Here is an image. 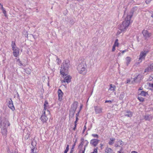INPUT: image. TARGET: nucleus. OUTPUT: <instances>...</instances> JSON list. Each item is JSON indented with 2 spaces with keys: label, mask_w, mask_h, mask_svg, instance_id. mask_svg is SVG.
I'll return each instance as SVG.
<instances>
[{
  "label": "nucleus",
  "mask_w": 153,
  "mask_h": 153,
  "mask_svg": "<svg viewBox=\"0 0 153 153\" xmlns=\"http://www.w3.org/2000/svg\"><path fill=\"white\" fill-rule=\"evenodd\" d=\"M125 115L128 117H131L132 115V114L131 112L128 111L125 113Z\"/></svg>",
  "instance_id": "412c9836"
},
{
  "label": "nucleus",
  "mask_w": 153,
  "mask_h": 153,
  "mask_svg": "<svg viewBox=\"0 0 153 153\" xmlns=\"http://www.w3.org/2000/svg\"><path fill=\"white\" fill-rule=\"evenodd\" d=\"M56 61L58 64H59V63L61 62V60L60 59H59V58L57 59Z\"/></svg>",
  "instance_id": "f704fd0d"
},
{
  "label": "nucleus",
  "mask_w": 153,
  "mask_h": 153,
  "mask_svg": "<svg viewBox=\"0 0 153 153\" xmlns=\"http://www.w3.org/2000/svg\"><path fill=\"white\" fill-rule=\"evenodd\" d=\"M117 153H124L123 151V149L121 148L120 150L118 151Z\"/></svg>",
  "instance_id": "e433bc0d"
},
{
  "label": "nucleus",
  "mask_w": 153,
  "mask_h": 153,
  "mask_svg": "<svg viewBox=\"0 0 153 153\" xmlns=\"http://www.w3.org/2000/svg\"><path fill=\"white\" fill-rule=\"evenodd\" d=\"M132 17V15L131 14H128L125 20L123 22L122 24L120 25V29L122 31H125L130 23V20Z\"/></svg>",
  "instance_id": "f257e3e1"
},
{
  "label": "nucleus",
  "mask_w": 153,
  "mask_h": 153,
  "mask_svg": "<svg viewBox=\"0 0 153 153\" xmlns=\"http://www.w3.org/2000/svg\"><path fill=\"white\" fill-rule=\"evenodd\" d=\"M97 148H95L94 149L93 152L91 153H97Z\"/></svg>",
  "instance_id": "473e14b6"
},
{
  "label": "nucleus",
  "mask_w": 153,
  "mask_h": 153,
  "mask_svg": "<svg viewBox=\"0 0 153 153\" xmlns=\"http://www.w3.org/2000/svg\"><path fill=\"white\" fill-rule=\"evenodd\" d=\"M130 82V80L129 79H128L126 83H128L129 82Z\"/></svg>",
  "instance_id": "09e8293b"
},
{
  "label": "nucleus",
  "mask_w": 153,
  "mask_h": 153,
  "mask_svg": "<svg viewBox=\"0 0 153 153\" xmlns=\"http://www.w3.org/2000/svg\"><path fill=\"white\" fill-rule=\"evenodd\" d=\"M69 150V145H68L64 153H67Z\"/></svg>",
  "instance_id": "cd10ccee"
},
{
  "label": "nucleus",
  "mask_w": 153,
  "mask_h": 153,
  "mask_svg": "<svg viewBox=\"0 0 153 153\" xmlns=\"http://www.w3.org/2000/svg\"><path fill=\"white\" fill-rule=\"evenodd\" d=\"M124 143L121 140H117L115 143V147H122L124 145Z\"/></svg>",
  "instance_id": "6e6552de"
},
{
  "label": "nucleus",
  "mask_w": 153,
  "mask_h": 153,
  "mask_svg": "<svg viewBox=\"0 0 153 153\" xmlns=\"http://www.w3.org/2000/svg\"><path fill=\"white\" fill-rule=\"evenodd\" d=\"M44 110H48V103L46 101H45V103L44 105Z\"/></svg>",
  "instance_id": "4be33fe9"
},
{
  "label": "nucleus",
  "mask_w": 153,
  "mask_h": 153,
  "mask_svg": "<svg viewBox=\"0 0 153 153\" xmlns=\"http://www.w3.org/2000/svg\"><path fill=\"white\" fill-rule=\"evenodd\" d=\"M10 125L8 120L5 118L1 119V128H7Z\"/></svg>",
  "instance_id": "423d86ee"
},
{
  "label": "nucleus",
  "mask_w": 153,
  "mask_h": 153,
  "mask_svg": "<svg viewBox=\"0 0 153 153\" xmlns=\"http://www.w3.org/2000/svg\"><path fill=\"white\" fill-rule=\"evenodd\" d=\"M137 99L141 102H143L144 101V99L141 97H139Z\"/></svg>",
  "instance_id": "c85d7f7f"
},
{
  "label": "nucleus",
  "mask_w": 153,
  "mask_h": 153,
  "mask_svg": "<svg viewBox=\"0 0 153 153\" xmlns=\"http://www.w3.org/2000/svg\"><path fill=\"white\" fill-rule=\"evenodd\" d=\"M131 153H138L137 152L135 151H132Z\"/></svg>",
  "instance_id": "a18cd8bd"
},
{
  "label": "nucleus",
  "mask_w": 153,
  "mask_h": 153,
  "mask_svg": "<svg viewBox=\"0 0 153 153\" xmlns=\"http://www.w3.org/2000/svg\"><path fill=\"white\" fill-rule=\"evenodd\" d=\"M2 128V133L3 134L5 135L6 134V132L7 131V127L1 128Z\"/></svg>",
  "instance_id": "b1692460"
},
{
  "label": "nucleus",
  "mask_w": 153,
  "mask_h": 153,
  "mask_svg": "<svg viewBox=\"0 0 153 153\" xmlns=\"http://www.w3.org/2000/svg\"><path fill=\"white\" fill-rule=\"evenodd\" d=\"M107 102L111 103V100H106L105 102V103H106Z\"/></svg>",
  "instance_id": "79ce46f5"
},
{
  "label": "nucleus",
  "mask_w": 153,
  "mask_h": 153,
  "mask_svg": "<svg viewBox=\"0 0 153 153\" xmlns=\"http://www.w3.org/2000/svg\"><path fill=\"white\" fill-rule=\"evenodd\" d=\"M78 103L77 102H75L72 105L71 109L73 111H75L77 109Z\"/></svg>",
  "instance_id": "ddd939ff"
},
{
  "label": "nucleus",
  "mask_w": 153,
  "mask_h": 153,
  "mask_svg": "<svg viewBox=\"0 0 153 153\" xmlns=\"http://www.w3.org/2000/svg\"><path fill=\"white\" fill-rule=\"evenodd\" d=\"M77 1H83V0H76Z\"/></svg>",
  "instance_id": "3c124183"
},
{
  "label": "nucleus",
  "mask_w": 153,
  "mask_h": 153,
  "mask_svg": "<svg viewBox=\"0 0 153 153\" xmlns=\"http://www.w3.org/2000/svg\"><path fill=\"white\" fill-rule=\"evenodd\" d=\"M3 11V13L4 14V16H6V11L3 8L2 9Z\"/></svg>",
  "instance_id": "c9c22d12"
},
{
  "label": "nucleus",
  "mask_w": 153,
  "mask_h": 153,
  "mask_svg": "<svg viewBox=\"0 0 153 153\" xmlns=\"http://www.w3.org/2000/svg\"><path fill=\"white\" fill-rule=\"evenodd\" d=\"M18 62H19L20 64L19 65L20 66H21L22 65V64L21 63V62L19 60V59L18 60Z\"/></svg>",
  "instance_id": "ea45409f"
},
{
  "label": "nucleus",
  "mask_w": 153,
  "mask_h": 153,
  "mask_svg": "<svg viewBox=\"0 0 153 153\" xmlns=\"http://www.w3.org/2000/svg\"><path fill=\"white\" fill-rule=\"evenodd\" d=\"M66 73H64L63 74H61L64 78L63 80L61 81L62 83L66 82L67 83H68L71 81V77L69 75L66 74Z\"/></svg>",
  "instance_id": "39448f33"
},
{
  "label": "nucleus",
  "mask_w": 153,
  "mask_h": 153,
  "mask_svg": "<svg viewBox=\"0 0 153 153\" xmlns=\"http://www.w3.org/2000/svg\"><path fill=\"white\" fill-rule=\"evenodd\" d=\"M151 71H151V69L148 66L147 68L145 69L144 72L145 73H148L149 72H151Z\"/></svg>",
  "instance_id": "a878e982"
},
{
  "label": "nucleus",
  "mask_w": 153,
  "mask_h": 153,
  "mask_svg": "<svg viewBox=\"0 0 153 153\" xmlns=\"http://www.w3.org/2000/svg\"><path fill=\"white\" fill-rule=\"evenodd\" d=\"M84 128H86V126H84Z\"/></svg>",
  "instance_id": "4d7b16f0"
},
{
  "label": "nucleus",
  "mask_w": 153,
  "mask_h": 153,
  "mask_svg": "<svg viewBox=\"0 0 153 153\" xmlns=\"http://www.w3.org/2000/svg\"><path fill=\"white\" fill-rule=\"evenodd\" d=\"M48 116H44L42 115L41 117L40 118L41 120L43 122H45L48 119V117H47Z\"/></svg>",
  "instance_id": "2eb2a0df"
},
{
  "label": "nucleus",
  "mask_w": 153,
  "mask_h": 153,
  "mask_svg": "<svg viewBox=\"0 0 153 153\" xmlns=\"http://www.w3.org/2000/svg\"><path fill=\"white\" fill-rule=\"evenodd\" d=\"M142 33L143 36L146 38L149 37L151 35V33L146 30H143Z\"/></svg>",
  "instance_id": "9d476101"
},
{
  "label": "nucleus",
  "mask_w": 153,
  "mask_h": 153,
  "mask_svg": "<svg viewBox=\"0 0 153 153\" xmlns=\"http://www.w3.org/2000/svg\"><path fill=\"white\" fill-rule=\"evenodd\" d=\"M58 94L59 100L60 101H62L63 95V93L61 89H59L58 90Z\"/></svg>",
  "instance_id": "9b49d317"
},
{
  "label": "nucleus",
  "mask_w": 153,
  "mask_h": 153,
  "mask_svg": "<svg viewBox=\"0 0 153 153\" xmlns=\"http://www.w3.org/2000/svg\"><path fill=\"white\" fill-rule=\"evenodd\" d=\"M28 74H29L30 73V70L29 69H27L26 71H25Z\"/></svg>",
  "instance_id": "2f4dec72"
},
{
  "label": "nucleus",
  "mask_w": 153,
  "mask_h": 153,
  "mask_svg": "<svg viewBox=\"0 0 153 153\" xmlns=\"http://www.w3.org/2000/svg\"><path fill=\"white\" fill-rule=\"evenodd\" d=\"M149 79L150 80H152V79H153V75H152L151 76H150L149 77Z\"/></svg>",
  "instance_id": "58836bf2"
},
{
  "label": "nucleus",
  "mask_w": 153,
  "mask_h": 153,
  "mask_svg": "<svg viewBox=\"0 0 153 153\" xmlns=\"http://www.w3.org/2000/svg\"><path fill=\"white\" fill-rule=\"evenodd\" d=\"M76 124H75L74 125V128H73V129L74 130H75V129H76Z\"/></svg>",
  "instance_id": "c03bdc74"
},
{
  "label": "nucleus",
  "mask_w": 153,
  "mask_h": 153,
  "mask_svg": "<svg viewBox=\"0 0 153 153\" xmlns=\"http://www.w3.org/2000/svg\"><path fill=\"white\" fill-rule=\"evenodd\" d=\"M116 47V46H115L114 45L113 46L112 50V51H114L115 50Z\"/></svg>",
  "instance_id": "4c0bfd02"
},
{
  "label": "nucleus",
  "mask_w": 153,
  "mask_h": 153,
  "mask_svg": "<svg viewBox=\"0 0 153 153\" xmlns=\"http://www.w3.org/2000/svg\"><path fill=\"white\" fill-rule=\"evenodd\" d=\"M50 114V112L48 110H43L42 111V115L48 116Z\"/></svg>",
  "instance_id": "dca6fc26"
},
{
  "label": "nucleus",
  "mask_w": 153,
  "mask_h": 153,
  "mask_svg": "<svg viewBox=\"0 0 153 153\" xmlns=\"http://www.w3.org/2000/svg\"><path fill=\"white\" fill-rule=\"evenodd\" d=\"M116 87L114 85L111 84L110 85V87L109 88V90L111 91H114L115 90Z\"/></svg>",
  "instance_id": "393cba45"
},
{
  "label": "nucleus",
  "mask_w": 153,
  "mask_h": 153,
  "mask_svg": "<svg viewBox=\"0 0 153 153\" xmlns=\"http://www.w3.org/2000/svg\"><path fill=\"white\" fill-rule=\"evenodd\" d=\"M148 52L147 50H144L141 52L139 59V62H142V60L144 59L145 57Z\"/></svg>",
  "instance_id": "0eeeda50"
},
{
  "label": "nucleus",
  "mask_w": 153,
  "mask_h": 153,
  "mask_svg": "<svg viewBox=\"0 0 153 153\" xmlns=\"http://www.w3.org/2000/svg\"><path fill=\"white\" fill-rule=\"evenodd\" d=\"M152 71H153V64H151L150 66H149Z\"/></svg>",
  "instance_id": "7c9ffc66"
},
{
  "label": "nucleus",
  "mask_w": 153,
  "mask_h": 153,
  "mask_svg": "<svg viewBox=\"0 0 153 153\" xmlns=\"http://www.w3.org/2000/svg\"><path fill=\"white\" fill-rule=\"evenodd\" d=\"M8 106L13 111L15 109V108L13 105V102L11 100H10L9 102Z\"/></svg>",
  "instance_id": "4468645a"
},
{
  "label": "nucleus",
  "mask_w": 153,
  "mask_h": 153,
  "mask_svg": "<svg viewBox=\"0 0 153 153\" xmlns=\"http://www.w3.org/2000/svg\"><path fill=\"white\" fill-rule=\"evenodd\" d=\"M70 65V61L68 59L64 61L61 65L60 70V74H63L64 73H66Z\"/></svg>",
  "instance_id": "f03ea898"
},
{
  "label": "nucleus",
  "mask_w": 153,
  "mask_h": 153,
  "mask_svg": "<svg viewBox=\"0 0 153 153\" xmlns=\"http://www.w3.org/2000/svg\"><path fill=\"white\" fill-rule=\"evenodd\" d=\"M92 135L94 137L98 138V135L97 134H92Z\"/></svg>",
  "instance_id": "72a5a7b5"
},
{
  "label": "nucleus",
  "mask_w": 153,
  "mask_h": 153,
  "mask_svg": "<svg viewBox=\"0 0 153 153\" xmlns=\"http://www.w3.org/2000/svg\"><path fill=\"white\" fill-rule=\"evenodd\" d=\"M120 54H121V53H118V55H119V56H120Z\"/></svg>",
  "instance_id": "5fc2aeb1"
},
{
  "label": "nucleus",
  "mask_w": 153,
  "mask_h": 153,
  "mask_svg": "<svg viewBox=\"0 0 153 153\" xmlns=\"http://www.w3.org/2000/svg\"><path fill=\"white\" fill-rule=\"evenodd\" d=\"M11 46L13 51V53L14 56L16 57H17L19 55V48L16 46L15 42H12Z\"/></svg>",
  "instance_id": "20e7f679"
},
{
  "label": "nucleus",
  "mask_w": 153,
  "mask_h": 153,
  "mask_svg": "<svg viewBox=\"0 0 153 153\" xmlns=\"http://www.w3.org/2000/svg\"><path fill=\"white\" fill-rule=\"evenodd\" d=\"M83 142H84V141H82V142H81V144H80V145H83Z\"/></svg>",
  "instance_id": "8fccbe9b"
},
{
  "label": "nucleus",
  "mask_w": 153,
  "mask_h": 153,
  "mask_svg": "<svg viewBox=\"0 0 153 153\" xmlns=\"http://www.w3.org/2000/svg\"><path fill=\"white\" fill-rule=\"evenodd\" d=\"M33 142L32 143V145L33 146V147H32L31 149V153H36V149L35 147V146L36 145Z\"/></svg>",
  "instance_id": "f3484780"
},
{
  "label": "nucleus",
  "mask_w": 153,
  "mask_h": 153,
  "mask_svg": "<svg viewBox=\"0 0 153 153\" xmlns=\"http://www.w3.org/2000/svg\"><path fill=\"white\" fill-rule=\"evenodd\" d=\"M127 51L126 50H125L123 51H120V52L122 54H123L124 53L126 52Z\"/></svg>",
  "instance_id": "a19ab883"
},
{
  "label": "nucleus",
  "mask_w": 153,
  "mask_h": 153,
  "mask_svg": "<svg viewBox=\"0 0 153 153\" xmlns=\"http://www.w3.org/2000/svg\"><path fill=\"white\" fill-rule=\"evenodd\" d=\"M151 16L153 18V14Z\"/></svg>",
  "instance_id": "6e6d98bb"
},
{
  "label": "nucleus",
  "mask_w": 153,
  "mask_h": 153,
  "mask_svg": "<svg viewBox=\"0 0 153 153\" xmlns=\"http://www.w3.org/2000/svg\"><path fill=\"white\" fill-rule=\"evenodd\" d=\"M138 94L141 96L145 97L148 94L147 92L144 91H142L140 93L139 92H138Z\"/></svg>",
  "instance_id": "5701e85b"
},
{
  "label": "nucleus",
  "mask_w": 153,
  "mask_h": 153,
  "mask_svg": "<svg viewBox=\"0 0 153 153\" xmlns=\"http://www.w3.org/2000/svg\"><path fill=\"white\" fill-rule=\"evenodd\" d=\"M77 120H78V118L77 117H76V120L75 121V122H74V124H76V123L77 121Z\"/></svg>",
  "instance_id": "37998d69"
},
{
  "label": "nucleus",
  "mask_w": 153,
  "mask_h": 153,
  "mask_svg": "<svg viewBox=\"0 0 153 153\" xmlns=\"http://www.w3.org/2000/svg\"><path fill=\"white\" fill-rule=\"evenodd\" d=\"M115 139L114 138H111L110 139L109 141L108 142V144L110 145H112L114 143L115 141Z\"/></svg>",
  "instance_id": "aec40b11"
},
{
  "label": "nucleus",
  "mask_w": 153,
  "mask_h": 153,
  "mask_svg": "<svg viewBox=\"0 0 153 153\" xmlns=\"http://www.w3.org/2000/svg\"><path fill=\"white\" fill-rule=\"evenodd\" d=\"M82 153H84V151H83V152H82Z\"/></svg>",
  "instance_id": "13d9d810"
},
{
  "label": "nucleus",
  "mask_w": 153,
  "mask_h": 153,
  "mask_svg": "<svg viewBox=\"0 0 153 153\" xmlns=\"http://www.w3.org/2000/svg\"><path fill=\"white\" fill-rule=\"evenodd\" d=\"M149 115H146L144 117V119L146 120H149Z\"/></svg>",
  "instance_id": "c756f323"
},
{
  "label": "nucleus",
  "mask_w": 153,
  "mask_h": 153,
  "mask_svg": "<svg viewBox=\"0 0 153 153\" xmlns=\"http://www.w3.org/2000/svg\"><path fill=\"white\" fill-rule=\"evenodd\" d=\"M131 60V58L129 56H127L126 57V63L127 65H128L130 63Z\"/></svg>",
  "instance_id": "6ab92c4d"
},
{
  "label": "nucleus",
  "mask_w": 153,
  "mask_h": 153,
  "mask_svg": "<svg viewBox=\"0 0 153 153\" xmlns=\"http://www.w3.org/2000/svg\"><path fill=\"white\" fill-rule=\"evenodd\" d=\"M83 105L82 104L80 106V111L82 109V107Z\"/></svg>",
  "instance_id": "de8ad7c7"
},
{
  "label": "nucleus",
  "mask_w": 153,
  "mask_h": 153,
  "mask_svg": "<svg viewBox=\"0 0 153 153\" xmlns=\"http://www.w3.org/2000/svg\"><path fill=\"white\" fill-rule=\"evenodd\" d=\"M104 153H113V151L111 149L107 147L105 148Z\"/></svg>",
  "instance_id": "a211bd4d"
},
{
  "label": "nucleus",
  "mask_w": 153,
  "mask_h": 153,
  "mask_svg": "<svg viewBox=\"0 0 153 153\" xmlns=\"http://www.w3.org/2000/svg\"><path fill=\"white\" fill-rule=\"evenodd\" d=\"M100 145L101 147L103 146V145L102 144H101Z\"/></svg>",
  "instance_id": "864d4df0"
},
{
  "label": "nucleus",
  "mask_w": 153,
  "mask_h": 153,
  "mask_svg": "<svg viewBox=\"0 0 153 153\" xmlns=\"http://www.w3.org/2000/svg\"><path fill=\"white\" fill-rule=\"evenodd\" d=\"M119 45V43L118 42V39H117L115 41L114 45L116 47H118Z\"/></svg>",
  "instance_id": "bb28decb"
},
{
  "label": "nucleus",
  "mask_w": 153,
  "mask_h": 153,
  "mask_svg": "<svg viewBox=\"0 0 153 153\" xmlns=\"http://www.w3.org/2000/svg\"><path fill=\"white\" fill-rule=\"evenodd\" d=\"M100 141L99 140L97 139L91 140L90 142V143L93 146H95L97 145Z\"/></svg>",
  "instance_id": "1a4fd4ad"
},
{
  "label": "nucleus",
  "mask_w": 153,
  "mask_h": 153,
  "mask_svg": "<svg viewBox=\"0 0 153 153\" xmlns=\"http://www.w3.org/2000/svg\"><path fill=\"white\" fill-rule=\"evenodd\" d=\"M83 62L79 64L77 70L79 72L83 75H85L87 73L86 65L84 61H82Z\"/></svg>",
  "instance_id": "7ed1b4c3"
},
{
  "label": "nucleus",
  "mask_w": 153,
  "mask_h": 153,
  "mask_svg": "<svg viewBox=\"0 0 153 153\" xmlns=\"http://www.w3.org/2000/svg\"><path fill=\"white\" fill-rule=\"evenodd\" d=\"M94 109L96 114L101 113L102 112V108L99 106H96L94 107Z\"/></svg>",
  "instance_id": "f8f14e48"
},
{
  "label": "nucleus",
  "mask_w": 153,
  "mask_h": 153,
  "mask_svg": "<svg viewBox=\"0 0 153 153\" xmlns=\"http://www.w3.org/2000/svg\"><path fill=\"white\" fill-rule=\"evenodd\" d=\"M0 8H1V9H3V8L2 5H1L0 3Z\"/></svg>",
  "instance_id": "49530a36"
},
{
  "label": "nucleus",
  "mask_w": 153,
  "mask_h": 153,
  "mask_svg": "<svg viewBox=\"0 0 153 153\" xmlns=\"http://www.w3.org/2000/svg\"><path fill=\"white\" fill-rule=\"evenodd\" d=\"M142 90V87H140L139 89V90Z\"/></svg>",
  "instance_id": "603ef678"
}]
</instances>
